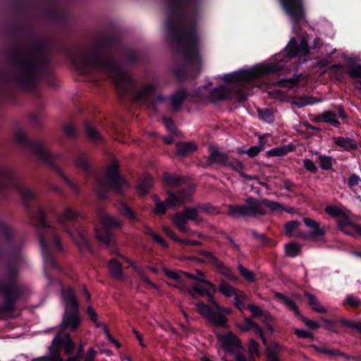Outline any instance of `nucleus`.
Listing matches in <instances>:
<instances>
[{"mask_svg": "<svg viewBox=\"0 0 361 361\" xmlns=\"http://www.w3.org/2000/svg\"><path fill=\"white\" fill-rule=\"evenodd\" d=\"M211 304L215 310L202 302H197L196 307L198 312L204 316L212 325L217 327H227V319L224 314L231 313L229 307L221 306L216 300H211Z\"/></svg>", "mask_w": 361, "mask_h": 361, "instance_id": "39448f33", "label": "nucleus"}, {"mask_svg": "<svg viewBox=\"0 0 361 361\" xmlns=\"http://www.w3.org/2000/svg\"><path fill=\"white\" fill-rule=\"evenodd\" d=\"M260 203H262V207H266L273 212L283 210V206L277 202H274V201H271V200H263L260 201Z\"/></svg>", "mask_w": 361, "mask_h": 361, "instance_id": "8fccbe9b", "label": "nucleus"}, {"mask_svg": "<svg viewBox=\"0 0 361 361\" xmlns=\"http://www.w3.org/2000/svg\"><path fill=\"white\" fill-rule=\"evenodd\" d=\"M215 268L230 281L233 282L238 281V278L233 274L232 271L228 267H226L223 262H220V264L216 265Z\"/></svg>", "mask_w": 361, "mask_h": 361, "instance_id": "79ce46f5", "label": "nucleus"}, {"mask_svg": "<svg viewBox=\"0 0 361 361\" xmlns=\"http://www.w3.org/2000/svg\"><path fill=\"white\" fill-rule=\"evenodd\" d=\"M334 143L344 150L349 151L357 147L356 142L352 138L338 137H334Z\"/></svg>", "mask_w": 361, "mask_h": 361, "instance_id": "5701e85b", "label": "nucleus"}, {"mask_svg": "<svg viewBox=\"0 0 361 361\" xmlns=\"http://www.w3.org/2000/svg\"><path fill=\"white\" fill-rule=\"evenodd\" d=\"M305 295L308 298V303L313 311L319 313H325L327 312L326 309L319 302L314 295L305 292Z\"/></svg>", "mask_w": 361, "mask_h": 361, "instance_id": "cd10ccee", "label": "nucleus"}, {"mask_svg": "<svg viewBox=\"0 0 361 361\" xmlns=\"http://www.w3.org/2000/svg\"><path fill=\"white\" fill-rule=\"evenodd\" d=\"M201 255H203L208 262L212 264L214 267L220 264V260L215 257L212 252L207 251H201Z\"/></svg>", "mask_w": 361, "mask_h": 361, "instance_id": "bf43d9fd", "label": "nucleus"}, {"mask_svg": "<svg viewBox=\"0 0 361 361\" xmlns=\"http://www.w3.org/2000/svg\"><path fill=\"white\" fill-rule=\"evenodd\" d=\"M275 297L282 303L286 305L290 310L293 311L296 316H300L298 307L295 301L280 293H276Z\"/></svg>", "mask_w": 361, "mask_h": 361, "instance_id": "a878e982", "label": "nucleus"}, {"mask_svg": "<svg viewBox=\"0 0 361 361\" xmlns=\"http://www.w3.org/2000/svg\"><path fill=\"white\" fill-rule=\"evenodd\" d=\"M35 152L38 157L45 162H51L59 158V154H53L49 149L42 147H37Z\"/></svg>", "mask_w": 361, "mask_h": 361, "instance_id": "c756f323", "label": "nucleus"}, {"mask_svg": "<svg viewBox=\"0 0 361 361\" xmlns=\"http://www.w3.org/2000/svg\"><path fill=\"white\" fill-rule=\"evenodd\" d=\"M80 214L75 211L71 207H67L65 209L63 213L58 217L59 221L64 224L66 222H71L76 220Z\"/></svg>", "mask_w": 361, "mask_h": 361, "instance_id": "b1692460", "label": "nucleus"}, {"mask_svg": "<svg viewBox=\"0 0 361 361\" xmlns=\"http://www.w3.org/2000/svg\"><path fill=\"white\" fill-rule=\"evenodd\" d=\"M182 274L185 275V276H187L189 279L196 280L198 282H201L204 285H207V286H210L214 290H216V286L214 284H212V283L206 281L204 279V276L203 273L200 270L196 271V274H192L187 273V272H182Z\"/></svg>", "mask_w": 361, "mask_h": 361, "instance_id": "72a5a7b5", "label": "nucleus"}, {"mask_svg": "<svg viewBox=\"0 0 361 361\" xmlns=\"http://www.w3.org/2000/svg\"><path fill=\"white\" fill-rule=\"evenodd\" d=\"M193 290L200 293L202 296L208 295L210 296V290L215 292L210 286L207 285H204L201 282H199L197 284H195L193 288Z\"/></svg>", "mask_w": 361, "mask_h": 361, "instance_id": "de8ad7c7", "label": "nucleus"}, {"mask_svg": "<svg viewBox=\"0 0 361 361\" xmlns=\"http://www.w3.org/2000/svg\"><path fill=\"white\" fill-rule=\"evenodd\" d=\"M128 186L127 180L118 173V161H114L107 169L105 176L98 180L95 191L99 198H104L109 190L117 194H122Z\"/></svg>", "mask_w": 361, "mask_h": 361, "instance_id": "f03ea898", "label": "nucleus"}, {"mask_svg": "<svg viewBox=\"0 0 361 361\" xmlns=\"http://www.w3.org/2000/svg\"><path fill=\"white\" fill-rule=\"evenodd\" d=\"M267 213L265 207H262L260 201L248 197L243 204H231L228 206V214L235 218L264 215Z\"/></svg>", "mask_w": 361, "mask_h": 361, "instance_id": "0eeeda50", "label": "nucleus"}, {"mask_svg": "<svg viewBox=\"0 0 361 361\" xmlns=\"http://www.w3.org/2000/svg\"><path fill=\"white\" fill-rule=\"evenodd\" d=\"M311 347L320 353L326 354L331 357L345 356V355L338 350L321 348L314 345H312Z\"/></svg>", "mask_w": 361, "mask_h": 361, "instance_id": "3c124183", "label": "nucleus"}, {"mask_svg": "<svg viewBox=\"0 0 361 361\" xmlns=\"http://www.w3.org/2000/svg\"><path fill=\"white\" fill-rule=\"evenodd\" d=\"M52 346L58 349H59V346H62L66 355H68V357L73 356V353L75 348V344L68 335L63 337L56 335L52 341Z\"/></svg>", "mask_w": 361, "mask_h": 361, "instance_id": "f3484780", "label": "nucleus"}, {"mask_svg": "<svg viewBox=\"0 0 361 361\" xmlns=\"http://www.w3.org/2000/svg\"><path fill=\"white\" fill-rule=\"evenodd\" d=\"M238 290L225 281H221L219 287V292L226 298L233 297Z\"/></svg>", "mask_w": 361, "mask_h": 361, "instance_id": "2f4dec72", "label": "nucleus"}, {"mask_svg": "<svg viewBox=\"0 0 361 361\" xmlns=\"http://www.w3.org/2000/svg\"><path fill=\"white\" fill-rule=\"evenodd\" d=\"M164 181L169 186H176L183 183V178L177 175H171L166 173L164 174Z\"/></svg>", "mask_w": 361, "mask_h": 361, "instance_id": "a19ab883", "label": "nucleus"}, {"mask_svg": "<svg viewBox=\"0 0 361 361\" xmlns=\"http://www.w3.org/2000/svg\"><path fill=\"white\" fill-rule=\"evenodd\" d=\"M303 166L307 171H308L312 173H315L318 169L317 166L313 162V161L308 159H305L303 160Z\"/></svg>", "mask_w": 361, "mask_h": 361, "instance_id": "0e129e2a", "label": "nucleus"}, {"mask_svg": "<svg viewBox=\"0 0 361 361\" xmlns=\"http://www.w3.org/2000/svg\"><path fill=\"white\" fill-rule=\"evenodd\" d=\"M182 43L185 58L188 61L196 63L200 61V56L197 49V39L195 31L184 33L182 37Z\"/></svg>", "mask_w": 361, "mask_h": 361, "instance_id": "9b49d317", "label": "nucleus"}, {"mask_svg": "<svg viewBox=\"0 0 361 361\" xmlns=\"http://www.w3.org/2000/svg\"><path fill=\"white\" fill-rule=\"evenodd\" d=\"M226 166L231 167L233 170L240 173L242 174L244 177L251 179V178L248 176H245L243 174V171L244 169V165L237 159L233 160L231 162L228 161V165H225Z\"/></svg>", "mask_w": 361, "mask_h": 361, "instance_id": "864d4df0", "label": "nucleus"}, {"mask_svg": "<svg viewBox=\"0 0 361 361\" xmlns=\"http://www.w3.org/2000/svg\"><path fill=\"white\" fill-rule=\"evenodd\" d=\"M99 220L102 226L106 229L121 228L123 226L122 221L118 218L108 214H101Z\"/></svg>", "mask_w": 361, "mask_h": 361, "instance_id": "412c9836", "label": "nucleus"}, {"mask_svg": "<svg viewBox=\"0 0 361 361\" xmlns=\"http://www.w3.org/2000/svg\"><path fill=\"white\" fill-rule=\"evenodd\" d=\"M294 333L299 338L314 339L313 334L304 329H295Z\"/></svg>", "mask_w": 361, "mask_h": 361, "instance_id": "69168bd1", "label": "nucleus"}, {"mask_svg": "<svg viewBox=\"0 0 361 361\" xmlns=\"http://www.w3.org/2000/svg\"><path fill=\"white\" fill-rule=\"evenodd\" d=\"M86 133L90 139L94 142L102 141V138L100 134L89 123H85Z\"/></svg>", "mask_w": 361, "mask_h": 361, "instance_id": "49530a36", "label": "nucleus"}, {"mask_svg": "<svg viewBox=\"0 0 361 361\" xmlns=\"http://www.w3.org/2000/svg\"><path fill=\"white\" fill-rule=\"evenodd\" d=\"M109 269L111 275L116 280L123 279V272L120 263L116 259H112L109 262Z\"/></svg>", "mask_w": 361, "mask_h": 361, "instance_id": "bb28decb", "label": "nucleus"}, {"mask_svg": "<svg viewBox=\"0 0 361 361\" xmlns=\"http://www.w3.org/2000/svg\"><path fill=\"white\" fill-rule=\"evenodd\" d=\"M302 221L309 232L298 229L296 236L305 240H320L324 236L327 230L326 226H321L319 222L309 217L304 218Z\"/></svg>", "mask_w": 361, "mask_h": 361, "instance_id": "1a4fd4ad", "label": "nucleus"}, {"mask_svg": "<svg viewBox=\"0 0 361 361\" xmlns=\"http://www.w3.org/2000/svg\"><path fill=\"white\" fill-rule=\"evenodd\" d=\"M285 13L298 23L305 16L302 0H279Z\"/></svg>", "mask_w": 361, "mask_h": 361, "instance_id": "f8f14e48", "label": "nucleus"}, {"mask_svg": "<svg viewBox=\"0 0 361 361\" xmlns=\"http://www.w3.org/2000/svg\"><path fill=\"white\" fill-rule=\"evenodd\" d=\"M347 73L352 79L361 84V65L350 66Z\"/></svg>", "mask_w": 361, "mask_h": 361, "instance_id": "ea45409f", "label": "nucleus"}, {"mask_svg": "<svg viewBox=\"0 0 361 361\" xmlns=\"http://www.w3.org/2000/svg\"><path fill=\"white\" fill-rule=\"evenodd\" d=\"M77 244L80 249L82 251L90 250L91 251L90 246L87 241L85 240L84 236L80 234V239L77 240Z\"/></svg>", "mask_w": 361, "mask_h": 361, "instance_id": "774afa93", "label": "nucleus"}, {"mask_svg": "<svg viewBox=\"0 0 361 361\" xmlns=\"http://www.w3.org/2000/svg\"><path fill=\"white\" fill-rule=\"evenodd\" d=\"M118 210L130 221H138L135 213L125 203H119Z\"/></svg>", "mask_w": 361, "mask_h": 361, "instance_id": "e433bc0d", "label": "nucleus"}, {"mask_svg": "<svg viewBox=\"0 0 361 361\" xmlns=\"http://www.w3.org/2000/svg\"><path fill=\"white\" fill-rule=\"evenodd\" d=\"M85 343L81 342L78 345L77 353L74 356H70L66 359V361H80L85 348Z\"/></svg>", "mask_w": 361, "mask_h": 361, "instance_id": "680f3d73", "label": "nucleus"}, {"mask_svg": "<svg viewBox=\"0 0 361 361\" xmlns=\"http://www.w3.org/2000/svg\"><path fill=\"white\" fill-rule=\"evenodd\" d=\"M0 187L17 190L25 202L34 200L37 194L24 185L19 177L9 167L0 166Z\"/></svg>", "mask_w": 361, "mask_h": 361, "instance_id": "20e7f679", "label": "nucleus"}, {"mask_svg": "<svg viewBox=\"0 0 361 361\" xmlns=\"http://www.w3.org/2000/svg\"><path fill=\"white\" fill-rule=\"evenodd\" d=\"M163 271L168 277H169L171 279H173L175 281L183 279L181 277L182 272L178 273L176 271H171L166 268H164Z\"/></svg>", "mask_w": 361, "mask_h": 361, "instance_id": "338daca9", "label": "nucleus"}, {"mask_svg": "<svg viewBox=\"0 0 361 361\" xmlns=\"http://www.w3.org/2000/svg\"><path fill=\"white\" fill-rule=\"evenodd\" d=\"M193 192V187L183 189L177 193L169 192L168 197L166 200V203L169 207L172 208L179 207L181 205L191 201Z\"/></svg>", "mask_w": 361, "mask_h": 361, "instance_id": "ddd939ff", "label": "nucleus"}, {"mask_svg": "<svg viewBox=\"0 0 361 361\" xmlns=\"http://www.w3.org/2000/svg\"><path fill=\"white\" fill-rule=\"evenodd\" d=\"M233 305L240 311H243L245 309V302L248 300L247 295L240 290H238V293L233 297Z\"/></svg>", "mask_w": 361, "mask_h": 361, "instance_id": "7c9ffc66", "label": "nucleus"}, {"mask_svg": "<svg viewBox=\"0 0 361 361\" xmlns=\"http://www.w3.org/2000/svg\"><path fill=\"white\" fill-rule=\"evenodd\" d=\"M257 113L259 118L267 123H272L274 120L273 113L268 109H257Z\"/></svg>", "mask_w": 361, "mask_h": 361, "instance_id": "09e8293b", "label": "nucleus"}, {"mask_svg": "<svg viewBox=\"0 0 361 361\" xmlns=\"http://www.w3.org/2000/svg\"><path fill=\"white\" fill-rule=\"evenodd\" d=\"M109 77L114 82L118 94L121 96L126 92L131 82L130 78L128 74L119 68H114L111 71Z\"/></svg>", "mask_w": 361, "mask_h": 361, "instance_id": "dca6fc26", "label": "nucleus"}, {"mask_svg": "<svg viewBox=\"0 0 361 361\" xmlns=\"http://www.w3.org/2000/svg\"><path fill=\"white\" fill-rule=\"evenodd\" d=\"M238 270L239 271L240 274L248 282L254 283L255 281V274L252 271L247 269L242 264L238 265Z\"/></svg>", "mask_w": 361, "mask_h": 361, "instance_id": "c03bdc74", "label": "nucleus"}, {"mask_svg": "<svg viewBox=\"0 0 361 361\" xmlns=\"http://www.w3.org/2000/svg\"><path fill=\"white\" fill-rule=\"evenodd\" d=\"M96 238L100 243H102L108 247L110 251H113L112 247L114 245V243L107 231H103L102 228H97Z\"/></svg>", "mask_w": 361, "mask_h": 361, "instance_id": "4be33fe9", "label": "nucleus"}, {"mask_svg": "<svg viewBox=\"0 0 361 361\" xmlns=\"http://www.w3.org/2000/svg\"><path fill=\"white\" fill-rule=\"evenodd\" d=\"M193 192V187L183 189L177 193L169 192L168 197L166 200V203L169 207L172 208L179 207L181 205L191 201Z\"/></svg>", "mask_w": 361, "mask_h": 361, "instance_id": "4468645a", "label": "nucleus"}, {"mask_svg": "<svg viewBox=\"0 0 361 361\" xmlns=\"http://www.w3.org/2000/svg\"><path fill=\"white\" fill-rule=\"evenodd\" d=\"M75 164L78 168L83 171H87L89 169L90 161L87 156L82 154L77 157Z\"/></svg>", "mask_w": 361, "mask_h": 361, "instance_id": "603ef678", "label": "nucleus"}, {"mask_svg": "<svg viewBox=\"0 0 361 361\" xmlns=\"http://www.w3.org/2000/svg\"><path fill=\"white\" fill-rule=\"evenodd\" d=\"M238 327L242 331L244 332L253 329L254 331L260 336L264 344L267 345V340L264 337L262 329L257 325V323L252 321L250 318L245 317L244 319L243 324L239 325Z\"/></svg>", "mask_w": 361, "mask_h": 361, "instance_id": "aec40b11", "label": "nucleus"}, {"mask_svg": "<svg viewBox=\"0 0 361 361\" xmlns=\"http://www.w3.org/2000/svg\"><path fill=\"white\" fill-rule=\"evenodd\" d=\"M154 181L151 176L145 175L137 185V191L141 195H145L148 190L153 186Z\"/></svg>", "mask_w": 361, "mask_h": 361, "instance_id": "393cba45", "label": "nucleus"}, {"mask_svg": "<svg viewBox=\"0 0 361 361\" xmlns=\"http://www.w3.org/2000/svg\"><path fill=\"white\" fill-rule=\"evenodd\" d=\"M300 225V224L298 221H291L286 223L284 226L285 233L288 236H291L293 232L297 230Z\"/></svg>", "mask_w": 361, "mask_h": 361, "instance_id": "6e6d98bb", "label": "nucleus"}, {"mask_svg": "<svg viewBox=\"0 0 361 361\" xmlns=\"http://www.w3.org/2000/svg\"><path fill=\"white\" fill-rule=\"evenodd\" d=\"M37 224L36 226L40 229H44V231H39V243L42 252L44 256V263L47 267H54L56 266L53 258L48 256L50 249L57 251L62 250L59 239L56 233L54 228L48 226L45 221V215L42 210L39 209L37 214Z\"/></svg>", "mask_w": 361, "mask_h": 361, "instance_id": "f257e3e1", "label": "nucleus"}, {"mask_svg": "<svg viewBox=\"0 0 361 361\" xmlns=\"http://www.w3.org/2000/svg\"><path fill=\"white\" fill-rule=\"evenodd\" d=\"M62 300L65 305L61 326L63 329L76 331L80 327L81 318L78 314V302L73 290L68 287L61 290Z\"/></svg>", "mask_w": 361, "mask_h": 361, "instance_id": "7ed1b4c3", "label": "nucleus"}, {"mask_svg": "<svg viewBox=\"0 0 361 361\" xmlns=\"http://www.w3.org/2000/svg\"><path fill=\"white\" fill-rule=\"evenodd\" d=\"M293 147L290 146H283L280 147H276L269 150L267 152L268 157H281L293 150Z\"/></svg>", "mask_w": 361, "mask_h": 361, "instance_id": "f704fd0d", "label": "nucleus"}, {"mask_svg": "<svg viewBox=\"0 0 361 361\" xmlns=\"http://www.w3.org/2000/svg\"><path fill=\"white\" fill-rule=\"evenodd\" d=\"M202 216L203 214H211L216 212V207L209 204H198Z\"/></svg>", "mask_w": 361, "mask_h": 361, "instance_id": "e2e57ef3", "label": "nucleus"}, {"mask_svg": "<svg viewBox=\"0 0 361 361\" xmlns=\"http://www.w3.org/2000/svg\"><path fill=\"white\" fill-rule=\"evenodd\" d=\"M154 87L151 85L143 87L135 96V99L141 100L145 98V96L150 92H154Z\"/></svg>", "mask_w": 361, "mask_h": 361, "instance_id": "052dcab7", "label": "nucleus"}, {"mask_svg": "<svg viewBox=\"0 0 361 361\" xmlns=\"http://www.w3.org/2000/svg\"><path fill=\"white\" fill-rule=\"evenodd\" d=\"M20 293V289L15 283L13 273L0 280V297L5 300L4 303L0 305V314L13 310L14 303Z\"/></svg>", "mask_w": 361, "mask_h": 361, "instance_id": "423d86ee", "label": "nucleus"}, {"mask_svg": "<svg viewBox=\"0 0 361 361\" xmlns=\"http://www.w3.org/2000/svg\"><path fill=\"white\" fill-rule=\"evenodd\" d=\"M318 121L328 123L336 127L340 124L336 114L331 111H326L319 114L318 116Z\"/></svg>", "mask_w": 361, "mask_h": 361, "instance_id": "c85d7f7f", "label": "nucleus"}, {"mask_svg": "<svg viewBox=\"0 0 361 361\" xmlns=\"http://www.w3.org/2000/svg\"><path fill=\"white\" fill-rule=\"evenodd\" d=\"M209 155L207 157V162L209 165L214 164L222 166L228 165V157L227 154L221 152L216 147L213 145L209 147Z\"/></svg>", "mask_w": 361, "mask_h": 361, "instance_id": "a211bd4d", "label": "nucleus"}, {"mask_svg": "<svg viewBox=\"0 0 361 361\" xmlns=\"http://www.w3.org/2000/svg\"><path fill=\"white\" fill-rule=\"evenodd\" d=\"M325 212L334 217L344 216L343 211L338 207L329 205L325 208Z\"/></svg>", "mask_w": 361, "mask_h": 361, "instance_id": "4d7b16f0", "label": "nucleus"}, {"mask_svg": "<svg viewBox=\"0 0 361 361\" xmlns=\"http://www.w3.org/2000/svg\"><path fill=\"white\" fill-rule=\"evenodd\" d=\"M42 359L46 360L47 361H66V360H64L61 357L60 355V349L54 348L53 346L49 348L48 355L42 357Z\"/></svg>", "mask_w": 361, "mask_h": 361, "instance_id": "58836bf2", "label": "nucleus"}, {"mask_svg": "<svg viewBox=\"0 0 361 361\" xmlns=\"http://www.w3.org/2000/svg\"><path fill=\"white\" fill-rule=\"evenodd\" d=\"M318 156L319 161V166L323 170H330L332 168V158L329 156L319 154L318 152H314Z\"/></svg>", "mask_w": 361, "mask_h": 361, "instance_id": "4c0bfd02", "label": "nucleus"}, {"mask_svg": "<svg viewBox=\"0 0 361 361\" xmlns=\"http://www.w3.org/2000/svg\"><path fill=\"white\" fill-rule=\"evenodd\" d=\"M167 284L171 287L178 289L180 291L183 293L188 292L189 294L192 295V291L188 288V287L185 285L183 279L177 281L174 283H167Z\"/></svg>", "mask_w": 361, "mask_h": 361, "instance_id": "5fc2aeb1", "label": "nucleus"}, {"mask_svg": "<svg viewBox=\"0 0 361 361\" xmlns=\"http://www.w3.org/2000/svg\"><path fill=\"white\" fill-rule=\"evenodd\" d=\"M185 97V92L183 91H178L176 92L171 98V103L172 108L174 111H178L181 106V104Z\"/></svg>", "mask_w": 361, "mask_h": 361, "instance_id": "c9c22d12", "label": "nucleus"}, {"mask_svg": "<svg viewBox=\"0 0 361 361\" xmlns=\"http://www.w3.org/2000/svg\"><path fill=\"white\" fill-rule=\"evenodd\" d=\"M235 97L239 102H243L247 99V95L242 90L233 87L231 90L225 86H221L214 89L210 93V98L213 102L230 99Z\"/></svg>", "mask_w": 361, "mask_h": 361, "instance_id": "9d476101", "label": "nucleus"}, {"mask_svg": "<svg viewBox=\"0 0 361 361\" xmlns=\"http://www.w3.org/2000/svg\"><path fill=\"white\" fill-rule=\"evenodd\" d=\"M272 72H274V69L271 66H257L249 70L239 71L236 74V78L241 82H247Z\"/></svg>", "mask_w": 361, "mask_h": 361, "instance_id": "2eb2a0df", "label": "nucleus"}, {"mask_svg": "<svg viewBox=\"0 0 361 361\" xmlns=\"http://www.w3.org/2000/svg\"><path fill=\"white\" fill-rule=\"evenodd\" d=\"M286 49L288 55L291 58L299 54L306 55L309 51L307 44L304 39L300 42L299 46L297 45V42L295 39H291Z\"/></svg>", "mask_w": 361, "mask_h": 361, "instance_id": "6ab92c4d", "label": "nucleus"}, {"mask_svg": "<svg viewBox=\"0 0 361 361\" xmlns=\"http://www.w3.org/2000/svg\"><path fill=\"white\" fill-rule=\"evenodd\" d=\"M286 254L291 257L297 256L300 251V247L295 243H289L285 246Z\"/></svg>", "mask_w": 361, "mask_h": 361, "instance_id": "a18cd8bd", "label": "nucleus"}, {"mask_svg": "<svg viewBox=\"0 0 361 361\" xmlns=\"http://www.w3.org/2000/svg\"><path fill=\"white\" fill-rule=\"evenodd\" d=\"M203 216L201 215L198 205L195 207H186L181 212L175 214L171 217L173 224L180 231L185 233H188L187 223L188 221L199 224L203 221Z\"/></svg>", "mask_w": 361, "mask_h": 361, "instance_id": "6e6552de", "label": "nucleus"}, {"mask_svg": "<svg viewBox=\"0 0 361 361\" xmlns=\"http://www.w3.org/2000/svg\"><path fill=\"white\" fill-rule=\"evenodd\" d=\"M196 145L192 142H179L177 144V153L181 157L195 151Z\"/></svg>", "mask_w": 361, "mask_h": 361, "instance_id": "473e14b6", "label": "nucleus"}, {"mask_svg": "<svg viewBox=\"0 0 361 361\" xmlns=\"http://www.w3.org/2000/svg\"><path fill=\"white\" fill-rule=\"evenodd\" d=\"M248 351L252 358L259 355V345L254 339L249 341Z\"/></svg>", "mask_w": 361, "mask_h": 361, "instance_id": "13d9d810", "label": "nucleus"}, {"mask_svg": "<svg viewBox=\"0 0 361 361\" xmlns=\"http://www.w3.org/2000/svg\"><path fill=\"white\" fill-rule=\"evenodd\" d=\"M247 307L251 312L253 317H262L264 320L270 317L269 314L264 313L258 306L254 304H249Z\"/></svg>", "mask_w": 361, "mask_h": 361, "instance_id": "37998d69", "label": "nucleus"}]
</instances>
